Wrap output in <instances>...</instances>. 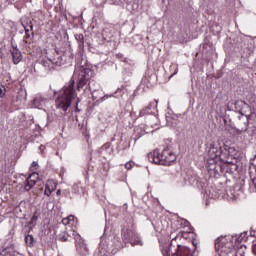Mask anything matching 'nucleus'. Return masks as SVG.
<instances>
[{
    "instance_id": "nucleus-1",
    "label": "nucleus",
    "mask_w": 256,
    "mask_h": 256,
    "mask_svg": "<svg viewBox=\"0 0 256 256\" xmlns=\"http://www.w3.org/2000/svg\"><path fill=\"white\" fill-rule=\"evenodd\" d=\"M208 164L210 171L217 175H233L237 170L235 155L237 151L221 140H212L207 144Z\"/></svg>"
},
{
    "instance_id": "nucleus-2",
    "label": "nucleus",
    "mask_w": 256,
    "mask_h": 256,
    "mask_svg": "<svg viewBox=\"0 0 256 256\" xmlns=\"http://www.w3.org/2000/svg\"><path fill=\"white\" fill-rule=\"evenodd\" d=\"M77 97V92H75V80H70L65 86L59 91L58 97L56 99V109L61 113V115H67L73 99Z\"/></svg>"
},
{
    "instance_id": "nucleus-3",
    "label": "nucleus",
    "mask_w": 256,
    "mask_h": 256,
    "mask_svg": "<svg viewBox=\"0 0 256 256\" xmlns=\"http://www.w3.org/2000/svg\"><path fill=\"white\" fill-rule=\"evenodd\" d=\"M176 159L177 155L169 147L165 148L162 152L155 150L154 152L148 153V161L155 163V165H171Z\"/></svg>"
},
{
    "instance_id": "nucleus-4",
    "label": "nucleus",
    "mask_w": 256,
    "mask_h": 256,
    "mask_svg": "<svg viewBox=\"0 0 256 256\" xmlns=\"http://www.w3.org/2000/svg\"><path fill=\"white\" fill-rule=\"evenodd\" d=\"M227 108L228 111H238L240 113L239 119L244 123L242 131H245L247 129V123H249L250 115L248 113L251 111L249 104L243 100H231L228 102Z\"/></svg>"
},
{
    "instance_id": "nucleus-5",
    "label": "nucleus",
    "mask_w": 256,
    "mask_h": 256,
    "mask_svg": "<svg viewBox=\"0 0 256 256\" xmlns=\"http://www.w3.org/2000/svg\"><path fill=\"white\" fill-rule=\"evenodd\" d=\"M215 249L218 256H237V252L233 250V242L227 238L216 239Z\"/></svg>"
},
{
    "instance_id": "nucleus-6",
    "label": "nucleus",
    "mask_w": 256,
    "mask_h": 256,
    "mask_svg": "<svg viewBox=\"0 0 256 256\" xmlns=\"http://www.w3.org/2000/svg\"><path fill=\"white\" fill-rule=\"evenodd\" d=\"M177 241V238L172 239L171 243H165L161 247L163 256H171V249H173V245ZM172 256H191V249L187 246H181L177 244L176 253Z\"/></svg>"
},
{
    "instance_id": "nucleus-7",
    "label": "nucleus",
    "mask_w": 256,
    "mask_h": 256,
    "mask_svg": "<svg viewBox=\"0 0 256 256\" xmlns=\"http://www.w3.org/2000/svg\"><path fill=\"white\" fill-rule=\"evenodd\" d=\"M121 235L125 243H131L133 246L143 245V241H141L139 234L135 232V228H133V226L122 228Z\"/></svg>"
},
{
    "instance_id": "nucleus-8",
    "label": "nucleus",
    "mask_w": 256,
    "mask_h": 256,
    "mask_svg": "<svg viewBox=\"0 0 256 256\" xmlns=\"http://www.w3.org/2000/svg\"><path fill=\"white\" fill-rule=\"evenodd\" d=\"M73 237L75 240L76 245V251L81 256H87L89 255V248L87 247V244L85 243V240L79 235L78 233L73 232Z\"/></svg>"
},
{
    "instance_id": "nucleus-9",
    "label": "nucleus",
    "mask_w": 256,
    "mask_h": 256,
    "mask_svg": "<svg viewBox=\"0 0 256 256\" xmlns=\"http://www.w3.org/2000/svg\"><path fill=\"white\" fill-rule=\"evenodd\" d=\"M237 125H238V127H240V129H237V134L238 135H241V133H245V132H248L250 137H253V135H255V128H248L249 127V122L246 124V129L243 130V127H245V122H243V120H241L239 118V116H238Z\"/></svg>"
},
{
    "instance_id": "nucleus-10",
    "label": "nucleus",
    "mask_w": 256,
    "mask_h": 256,
    "mask_svg": "<svg viewBox=\"0 0 256 256\" xmlns=\"http://www.w3.org/2000/svg\"><path fill=\"white\" fill-rule=\"evenodd\" d=\"M37 179H39L38 173H32L25 182L24 189L25 191H31L33 189L34 185L37 183Z\"/></svg>"
},
{
    "instance_id": "nucleus-11",
    "label": "nucleus",
    "mask_w": 256,
    "mask_h": 256,
    "mask_svg": "<svg viewBox=\"0 0 256 256\" xmlns=\"http://www.w3.org/2000/svg\"><path fill=\"white\" fill-rule=\"evenodd\" d=\"M47 101L49 100L45 96H43L42 94H38L33 99L32 105L33 107H35V109H41V107L47 104Z\"/></svg>"
},
{
    "instance_id": "nucleus-12",
    "label": "nucleus",
    "mask_w": 256,
    "mask_h": 256,
    "mask_svg": "<svg viewBox=\"0 0 256 256\" xmlns=\"http://www.w3.org/2000/svg\"><path fill=\"white\" fill-rule=\"evenodd\" d=\"M156 109H157V104L155 102H150L146 108H143L140 111L139 116L145 117V115H154Z\"/></svg>"
},
{
    "instance_id": "nucleus-13",
    "label": "nucleus",
    "mask_w": 256,
    "mask_h": 256,
    "mask_svg": "<svg viewBox=\"0 0 256 256\" xmlns=\"http://www.w3.org/2000/svg\"><path fill=\"white\" fill-rule=\"evenodd\" d=\"M11 55L14 65H18V63L23 61V54H21V50H19L17 47H13L11 49Z\"/></svg>"
},
{
    "instance_id": "nucleus-14",
    "label": "nucleus",
    "mask_w": 256,
    "mask_h": 256,
    "mask_svg": "<svg viewBox=\"0 0 256 256\" xmlns=\"http://www.w3.org/2000/svg\"><path fill=\"white\" fill-rule=\"evenodd\" d=\"M56 189H57V183H55V181L53 180H48L45 184L44 195H46V197H51V194Z\"/></svg>"
},
{
    "instance_id": "nucleus-15",
    "label": "nucleus",
    "mask_w": 256,
    "mask_h": 256,
    "mask_svg": "<svg viewBox=\"0 0 256 256\" xmlns=\"http://www.w3.org/2000/svg\"><path fill=\"white\" fill-rule=\"evenodd\" d=\"M111 253H116V251L113 249L111 250L108 246H105V244H100L98 251L96 252L98 256H109Z\"/></svg>"
},
{
    "instance_id": "nucleus-16",
    "label": "nucleus",
    "mask_w": 256,
    "mask_h": 256,
    "mask_svg": "<svg viewBox=\"0 0 256 256\" xmlns=\"http://www.w3.org/2000/svg\"><path fill=\"white\" fill-rule=\"evenodd\" d=\"M87 83H89V78H87L85 74H81L78 78L77 91H81L83 89V86L87 85Z\"/></svg>"
},
{
    "instance_id": "nucleus-17",
    "label": "nucleus",
    "mask_w": 256,
    "mask_h": 256,
    "mask_svg": "<svg viewBox=\"0 0 256 256\" xmlns=\"http://www.w3.org/2000/svg\"><path fill=\"white\" fill-rule=\"evenodd\" d=\"M24 27V31H25V36L24 39H31V37H33L34 33H33V24H28L27 26H25L23 24Z\"/></svg>"
},
{
    "instance_id": "nucleus-18",
    "label": "nucleus",
    "mask_w": 256,
    "mask_h": 256,
    "mask_svg": "<svg viewBox=\"0 0 256 256\" xmlns=\"http://www.w3.org/2000/svg\"><path fill=\"white\" fill-rule=\"evenodd\" d=\"M25 243L27 247H35L37 240H35V237H33V235L28 234L25 236Z\"/></svg>"
},
{
    "instance_id": "nucleus-19",
    "label": "nucleus",
    "mask_w": 256,
    "mask_h": 256,
    "mask_svg": "<svg viewBox=\"0 0 256 256\" xmlns=\"http://www.w3.org/2000/svg\"><path fill=\"white\" fill-rule=\"evenodd\" d=\"M233 240L235 241L236 245H241L243 241H247V232H243L239 236H235Z\"/></svg>"
},
{
    "instance_id": "nucleus-20",
    "label": "nucleus",
    "mask_w": 256,
    "mask_h": 256,
    "mask_svg": "<svg viewBox=\"0 0 256 256\" xmlns=\"http://www.w3.org/2000/svg\"><path fill=\"white\" fill-rule=\"evenodd\" d=\"M75 39L78 41V47L79 49H84L85 47V37L83 34H75Z\"/></svg>"
},
{
    "instance_id": "nucleus-21",
    "label": "nucleus",
    "mask_w": 256,
    "mask_h": 256,
    "mask_svg": "<svg viewBox=\"0 0 256 256\" xmlns=\"http://www.w3.org/2000/svg\"><path fill=\"white\" fill-rule=\"evenodd\" d=\"M43 66L47 71H51V69L55 68V62H53V59H46L42 61Z\"/></svg>"
},
{
    "instance_id": "nucleus-22",
    "label": "nucleus",
    "mask_w": 256,
    "mask_h": 256,
    "mask_svg": "<svg viewBox=\"0 0 256 256\" xmlns=\"http://www.w3.org/2000/svg\"><path fill=\"white\" fill-rule=\"evenodd\" d=\"M0 256H15V249H13V247L4 248L0 252Z\"/></svg>"
},
{
    "instance_id": "nucleus-23",
    "label": "nucleus",
    "mask_w": 256,
    "mask_h": 256,
    "mask_svg": "<svg viewBox=\"0 0 256 256\" xmlns=\"http://www.w3.org/2000/svg\"><path fill=\"white\" fill-rule=\"evenodd\" d=\"M65 61V56H59L58 58L53 59V63L54 65H56V67H61V65H65Z\"/></svg>"
},
{
    "instance_id": "nucleus-24",
    "label": "nucleus",
    "mask_w": 256,
    "mask_h": 256,
    "mask_svg": "<svg viewBox=\"0 0 256 256\" xmlns=\"http://www.w3.org/2000/svg\"><path fill=\"white\" fill-rule=\"evenodd\" d=\"M41 217V212L36 210L30 220V225H37V220Z\"/></svg>"
},
{
    "instance_id": "nucleus-25",
    "label": "nucleus",
    "mask_w": 256,
    "mask_h": 256,
    "mask_svg": "<svg viewBox=\"0 0 256 256\" xmlns=\"http://www.w3.org/2000/svg\"><path fill=\"white\" fill-rule=\"evenodd\" d=\"M73 221H75V216L70 215L62 219V225H74Z\"/></svg>"
},
{
    "instance_id": "nucleus-26",
    "label": "nucleus",
    "mask_w": 256,
    "mask_h": 256,
    "mask_svg": "<svg viewBox=\"0 0 256 256\" xmlns=\"http://www.w3.org/2000/svg\"><path fill=\"white\" fill-rule=\"evenodd\" d=\"M59 241H69V234L67 232H62L58 235Z\"/></svg>"
},
{
    "instance_id": "nucleus-27",
    "label": "nucleus",
    "mask_w": 256,
    "mask_h": 256,
    "mask_svg": "<svg viewBox=\"0 0 256 256\" xmlns=\"http://www.w3.org/2000/svg\"><path fill=\"white\" fill-rule=\"evenodd\" d=\"M252 252L256 255V239L252 240Z\"/></svg>"
},
{
    "instance_id": "nucleus-28",
    "label": "nucleus",
    "mask_w": 256,
    "mask_h": 256,
    "mask_svg": "<svg viewBox=\"0 0 256 256\" xmlns=\"http://www.w3.org/2000/svg\"><path fill=\"white\" fill-rule=\"evenodd\" d=\"M133 165H134L133 162H127V163L125 164V168L128 169V170L133 169Z\"/></svg>"
},
{
    "instance_id": "nucleus-29",
    "label": "nucleus",
    "mask_w": 256,
    "mask_h": 256,
    "mask_svg": "<svg viewBox=\"0 0 256 256\" xmlns=\"http://www.w3.org/2000/svg\"><path fill=\"white\" fill-rule=\"evenodd\" d=\"M190 256H199V250H197V248H195L193 252L190 250Z\"/></svg>"
},
{
    "instance_id": "nucleus-30",
    "label": "nucleus",
    "mask_w": 256,
    "mask_h": 256,
    "mask_svg": "<svg viewBox=\"0 0 256 256\" xmlns=\"http://www.w3.org/2000/svg\"><path fill=\"white\" fill-rule=\"evenodd\" d=\"M0 97H5V86L0 87Z\"/></svg>"
},
{
    "instance_id": "nucleus-31",
    "label": "nucleus",
    "mask_w": 256,
    "mask_h": 256,
    "mask_svg": "<svg viewBox=\"0 0 256 256\" xmlns=\"http://www.w3.org/2000/svg\"><path fill=\"white\" fill-rule=\"evenodd\" d=\"M105 99H109V95H105V96L101 97L100 101H105Z\"/></svg>"
},
{
    "instance_id": "nucleus-32",
    "label": "nucleus",
    "mask_w": 256,
    "mask_h": 256,
    "mask_svg": "<svg viewBox=\"0 0 256 256\" xmlns=\"http://www.w3.org/2000/svg\"><path fill=\"white\" fill-rule=\"evenodd\" d=\"M39 149H40L41 153H43V151H45V145H40Z\"/></svg>"
},
{
    "instance_id": "nucleus-33",
    "label": "nucleus",
    "mask_w": 256,
    "mask_h": 256,
    "mask_svg": "<svg viewBox=\"0 0 256 256\" xmlns=\"http://www.w3.org/2000/svg\"><path fill=\"white\" fill-rule=\"evenodd\" d=\"M38 166H39V164H37V162H33L31 165V167H38Z\"/></svg>"
},
{
    "instance_id": "nucleus-34",
    "label": "nucleus",
    "mask_w": 256,
    "mask_h": 256,
    "mask_svg": "<svg viewBox=\"0 0 256 256\" xmlns=\"http://www.w3.org/2000/svg\"><path fill=\"white\" fill-rule=\"evenodd\" d=\"M178 71H179V69L175 68V72L172 75H177Z\"/></svg>"
},
{
    "instance_id": "nucleus-35",
    "label": "nucleus",
    "mask_w": 256,
    "mask_h": 256,
    "mask_svg": "<svg viewBox=\"0 0 256 256\" xmlns=\"http://www.w3.org/2000/svg\"><path fill=\"white\" fill-rule=\"evenodd\" d=\"M87 87H88L89 91H91V83H88Z\"/></svg>"
},
{
    "instance_id": "nucleus-36",
    "label": "nucleus",
    "mask_w": 256,
    "mask_h": 256,
    "mask_svg": "<svg viewBox=\"0 0 256 256\" xmlns=\"http://www.w3.org/2000/svg\"><path fill=\"white\" fill-rule=\"evenodd\" d=\"M56 195H61V190H57Z\"/></svg>"
},
{
    "instance_id": "nucleus-37",
    "label": "nucleus",
    "mask_w": 256,
    "mask_h": 256,
    "mask_svg": "<svg viewBox=\"0 0 256 256\" xmlns=\"http://www.w3.org/2000/svg\"><path fill=\"white\" fill-rule=\"evenodd\" d=\"M116 93H121V89H118V90L116 91Z\"/></svg>"
},
{
    "instance_id": "nucleus-38",
    "label": "nucleus",
    "mask_w": 256,
    "mask_h": 256,
    "mask_svg": "<svg viewBox=\"0 0 256 256\" xmlns=\"http://www.w3.org/2000/svg\"><path fill=\"white\" fill-rule=\"evenodd\" d=\"M92 98H93V99H97V98L95 97V95H93V93H92Z\"/></svg>"
}]
</instances>
